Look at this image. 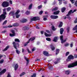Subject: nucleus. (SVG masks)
<instances>
[{"instance_id": "1", "label": "nucleus", "mask_w": 77, "mask_h": 77, "mask_svg": "<svg viewBox=\"0 0 77 77\" xmlns=\"http://www.w3.org/2000/svg\"><path fill=\"white\" fill-rule=\"evenodd\" d=\"M3 14H2L0 16V21H2V20H5V18H6L5 15L6 14V12H4Z\"/></svg>"}, {"instance_id": "2", "label": "nucleus", "mask_w": 77, "mask_h": 77, "mask_svg": "<svg viewBox=\"0 0 77 77\" xmlns=\"http://www.w3.org/2000/svg\"><path fill=\"white\" fill-rule=\"evenodd\" d=\"M77 66V61L75 63H72V64L69 65L68 66V68H72L74 67V66Z\"/></svg>"}, {"instance_id": "3", "label": "nucleus", "mask_w": 77, "mask_h": 77, "mask_svg": "<svg viewBox=\"0 0 77 77\" xmlns=\"http://www.w3.org/2000/svg\"><path fill=\"white\" fill-rule=\"evenodd\" d=\"M3 7H8L9 6V3L8 2H4L2 4Z\"/></svg>"}, {"instance_id": "4", "label": "nucleus", "mask_w": 77, "mask_h": 77, "mask_svg": "<svg viewBox=\"0 0 77 77\" xmlns=\"http://www.w3.org/2000/svg\"><path fill=\"white\" fill-rule=\"evenodd\" d=\"M13 45L14 48L15 49H16V50H17V47L18 46H19L20 45L19 43H17L15 42H14L13 43Z\"/></svg>"}, {"instance_id": "5", "label": "nucleus", "mask_w": 77, "mask_h": 77, "mask_svg": "<svg viewBox=\"0 0 77 77\" xmlns=\"http://www.w3.org/2000/svg\"><path fill=\"white\" fill-rule=\"evenodd\" d=\"M35 39V37H32L30 38L29 40V41L27 42L24 45V46H26L27 45V44H29L30 42V41H33Z\"/></svg>"}, {"instance_id": "6", "label": "nucleus", "mask_w": 77, "mask_h": 77, "mask_svg": "<svg viewBox=\"0 0 77 77\" xmlns=\"http://www.w3.org/2000/svg\"><path fill=\"white\" fill-rule=\"evenodd\" d=\"M20 12V11L19 10H18L16 12V13L15 15L16 16V17L17 18H18L20 16V15L18 14L19 13V12Z\"/></svg>"}, {"instance_id": "7", "label": "nucleus", "mask_w": 77, "mask_h": 77, "mask_svg": "<svg viewBox=\"0 0 77 77\" xmlns=\"http://www.w3.org/2000/svg\"><path fill=\"white\" fill-rule=\"evenodd\" d=\"M63 35H61L60 36V39L61 41V42L62 44H63V43H64L65 42H66V39H65L64 40H63Z\"/></svg>"}, {"instance_id": "8", "label": "nucleus", "mask_w": 77, "mask_h": 77, "mask_svg": "<svg viewBox=\"0 0 77 77\" xmlns=\"http://www.w3.org/2000/svg\"><path fill=\"white\" fill-rule=\"evenodd\" d=\"M75 11H76V10H74L73 11H72V10H71L68 12L67 15H70L71 13H72V14H73V13H74V12H75Z\"/></svg>"}, {"instance_id": "9", "label": "nucleus", "mask_w": 77, "mask_h": 77, "mask_svg": "<svg viewBox=\"0 0 77 77\" xmlns=\"http://www.w3.org/2000/svg\"><path fill=\"white\" fill-rule=\"evenodd\" d=\"M43 54L44 55L46 56H49V54H48V53L47 51H44L43 52Z\"/></svg>"}, {"instance_id": "10", "label": "nucleus", "mask_w": 77, "mask_h": 77, "mask_svg": "<svg viewBox=\"0 0 77 77\" xmlns=\"http://www.w3.org/2000/svg\"><path fill=\"white\" fill-rule=\"evenodd\" d=\"M51 18L52 19H57L58 18V16L55 15H51Z\"/></svg>"}, {"instance_id": "11", "label": "nucleus", "mask_w": 77, "mask_h": 77, "mask_svg": "<svg viewBox=\"0 0 77 77\" xmlns=\"http://www.w3.org/2000/svg\"><path fill=\"white\" fill-rule=\"evenodd\" d=\"M6 71V69H4L2 71L0 72V75H2V74H4Z\"/></svg>"}, {"instance_id": "12", "label": "nucleus", "mask_w": 77, "mask_h": 77, "mask_svg": "<svg viewBox=\"0 0 77 77\" xmlns=\"http://www.w3.org/2000/svg\"><path fill=\"white\" fill-rule=\"evenodd\" d=\"M18 64H16V65H15L14 66V70L15 71H17V70L18 69Z\"/></svg>"}, {"instance_id": "13", "label": "nucleus", "mask_w": 77, "mask_h": 77, "mask_svg": "<svg viewBox=\"0 0 77 77\" xmlns=\"http://www.w3.org/2000/svg\"><path fill=\"white\" fill-rule=\"evenodd\" d=\"M63 31H64V29H63V28H61L60 29V32L61 35H62V33H63Z\"/></svg>"}, {"instance_id": "14", "label": "nucleus", "mask_w": 77, "mask_h": 77, "mask_svg": "<svg viewBox=\"0 0 77 77\" xmlns=\"http://www.w3.org/2000/svg\"><path fill=\"white\" fill-rule=\"evenodd\" d=\"M59 12H60L59 11H56L54 12V15H57V14H59Z\"/></svg>"}, {"instance_id": "15", "label": "nucleus", "mask_w": 77, "mask_h": 77, "mask_svg": "<svg viewBox=\"0 0 77 77\" xmlns=\"http://www.w3.org/2000/svg\"><path fill=\"white\" fill-rule=\"evenodd\" d=\"M68 58L70 59H74V56L72 55H70L68 57Z\"/></svg>"}, {"instance_id": "16", "label": "nucleus", "mask_w": 77, "mask_h": 77, "mask_svg": "<svg viewBox=\"0 0 77 77\" xmlns=\"http://www.w3.org/2000/svg\"><path fill=\"white\" fill-rule=\"evenodd\" d=\"M51 46L52 50V51H54V50L55 49V47H53V45L52 44L51 45Z\"/></svg>"}, {"instance_id": "17", "label": "nucleus", "mask_w": 77, "mask_h": 77, "mask_svg": "<svg viewBox=\"0 0 77 77\" xmlns=\"http://www.w3.org/2000/svg\"><path fill=\"white\" fill-rule=\"evenodd\" d=\"M45 35L46 36H47V37L51 36V34H47L46 32L45 33Z\"/></svg>"}, {"instance_id": "18", "label": "nucleus", "mask_w": 77, "mask_h": 77, "mask_svg": "<svg viewBox=\"0 0 77 77\" xmlns=\"http://www.w3.org/2000/svg\"><path fill=\"white\" fill-rule=\"evenodd\" d=\"M9 48V46H8L5 48L4 49H3V51H6V50H7Z\"/></svg>"}, {"instance_id": "19", "label": "nucleus", "mask_w": 77, "mask_h": 77, "mask_svg": "<svg viewBox=\"0 0 77 77\" xmlns=\"http://www.w3.org/2000/svg\"><path fill=\"white\" fill-rule=\"evenodd\" d=\"M57 37H55L53 41H54V42H57Z\"/></svg>"}, {"instance_id": "20", "label": "nucleus", "mask_w": 77, "mask_h": 77, "mask_svg": "<svg viewBox=\"0 0 77 77\" xmlns=\"http://www.w3.org/2000/svg\"><path fill=\"white\" fill-rule=\"evenodd\" d=\"M58 9V7H56L55 8H54L52 10V11H57V10Z\"/></svg>"}, {"instance_id": "21", "label": "nucleus", "mask_w": 77, "mask_h": 77, "mask_svg": "<svg viewBox=\"0 0 77 77\" xmlns=\"http://www.w3.org/2000/svg\"><path fill=\"white\" fill-rule=\"evenodd\" d=\"M27 21V20L26 19H24L23 20H21V23H26Z\"/></svg>"}, {"instance_id": "22", "label": "nucleus", "mask_w": 77, "mask_h": 77, "mask_svg": "<svg viewBox=\"0 0 77 77\" xmlns=\"http://www.w3.org/2000/svg\"><path fill=\"white\" fill-rule=\"evenodd\" d=\"M10 36L11 37H13V36H15V33H10L9 34Z\"/></svg>"}, {"instance_id": "23", "label": "nucleus", "mask_w": 77, "mask_h": 77, "mask_svg": "<svg viewBox=\"0 0 77 77\" xmlns=\"http://www.w3.org/2000/svg\"><path fill=\"white\" fill-rule=\"evenodd\" d=\"M32 21H36V17H34L31 19Z\"/></svg>"}, {"instance_id": "24", "label": "nucleus", "mask_w": 77, "mask_h": 77, "mask_svg": "<svg viewBox=\"0 0 77 77\" xmlns=\"http://www.w3.org/2000/svg\"><path fill=\"white\" fill-rule=\"evenodd\" d=\"M59 51H60V50L59 49H57L56 51V55H57V54H59Z\"/></svg>"}, {"instance_id": "25", "label": "nucleus", "mask_w": 77, "mask_h": 77, "mask_svg": "<svg viewBox=\"0 0 77 77\" xmlns=\"http://www.w3.org/2000/svg\"><path fill=\"white\" fill-rule=\"evenodd\" d=\"M66 9V8H65V7H63V8H62L61 9V11L62 12H64V11H65Z\"/></svg>"}, {"instance_id": "26", "label": "nucleus", "mask_w": 77, "mask_h": 77, "mask_svg": "<svg viewBox=\"0 0 77 77\" xmlns=\"http://www.w3.org/2000/svg\"><path fill=\"white\" fill-rule=\"evenodd\" d=\"M52 29L53 30H56V28L54 27V26L52 25Z\"/></svg>"}, {"instance_id": "27", "label": "nucleus", "mask_w": 77, "mask_h": 77, "mask_svg": "<svg viewBox=\"0 0 77 77\" xmlns=\"http://www.w3.org/2000/svg\"><path fill=\"white\" fill-rule=\"evenodd\" d=\"M9 15H15V13H14V12H11L10 13Z\"/></svg>"}, {"instance_id": "28", "label": "nucleus", "mask_w": 77, "mask_h": 77, "mask_svg": "<svg viewBox=\"0 0 77 77\" xmlns=\"http://www.w3.org/2000/svg\"><path fill=\"white\" fill-rule=\"evenodd\" d=\"M65 73L66 74H67L68 75V74H69V70H67L65 71Z\"/></svg>"}, {"instance_id": "29", "label": "nucleus", "mask_w": 77, "mask_h": 77, "mask_svg": "<svg viewBox=\"0 0 77 77\" xmlns=\"http://www.w3.org/2000/svg\"><path fill=\"white\" fill-rule=\"evenodd\" d=\"M32 4H31L29 5V7L28 8V9L29 10H30V9H32Z\"/></svg>"}, {"instance_id": "30", "label": "nucleus", "mask_w": 77, "mask_h": 77, "mask_svg": "<svg viewBox=\"0 0 77 77\" xmlns=\"http://www.w3.org/2000/svg\"><path fill=\"white\" fill-rule=\"evenodd\" d=\"M15 42H20V40L18 38H15Z\"/></svg>"}, {"instance_id": "31", "label": "nucleus", "mask_w": 77, "mask_h": 77, "mask_svg": "<svg viewBox=\"0 0 77 77\" xmlns=\"http://www.w3.org/2000/svg\"><path fill=\"white\" fill-rule=\"evenodd\" d=\"M18 25H19L18 23H14L13 24V26H18Z\"/></svg>"}, {"instance_id": "32", "label": "nucleus", "mask_w": 77, "mask_h": 77, "mask_svg": "<svg viewBox=\"0 0 77 77\" xmlns=\"http://www.w3.org/2000/svg\"><path fill=\"white\" fill-rule=\"evenodd\" d=\"M24 57L25 59V60H26V61L27 62V63H29V60L27 59V57Z\"/></svg>"}, {"instance_id": "33", "label": "nucleus", "mask_w": 77, "mask_h": 77, "mask_svg": "<svg viewBox=\"0 0 77 77\" xmlns=\"http://www.w3.org/2000/svg\"><path fill=\"white\" fill-rule=\"evenodd\" d=\"M63 24V23L62 22H60V25H59L58 27H61L62 26V25Z\"/></svg>"}, {"instance_id": "34", "label": "nucleus", "mask_w": 77, "mask_h": 77, "mask_svg": "<svg viewBox=\"0 0 77 77\" xmlns=\"http://www.w3.org/2000/svg\"><path fill=\"white\" fill-rule=\"evenodd\" d=\"M16 51L17 53V54H20V51H19L18 50H17V49L16 50Z\"/></svg>"}, {"instance_id": "35", "label": "nucleus", "mask_w": 77, "mask_h": 77, "mask_svg": "<svg viewBox=\"0 0 77 77\" xmlns=\"http://www.w3.org/2000/svg\"><path fill=\"white\" fill-rule=\"evenodd\" d=\"M7 22H8V21L7 20H6L4 21L2 25H5L7 23Z\"/></svg>"}, {"instance_id": "36", "label": "nucleus", "mask_w": 77, "mask_h": 77, "mask_svg": "<svg viewBox=\"0 0 77 77\" xmlns=\"http://www.w3.org/2000/svg\"><path fill=\"white\" fill-rule=\"evenodd\" d=\"M26 74V73L25 72H23L20 75V77H22L23 75H24L25 74Z\"/></svg>"}, {"instance_id": "37", "label": "nucleus", "mask_w": 77, "mask_h": 77, "mask_svg": "<svg viewBox=\"0 0 77 77\" xmlns=\"http://www.w3.org/2000/svg\"><path fill=\"white\" fill-rule=\"evenodd\" d=\"M3 62H4V60L2 59L0 60V64H2L3 63Z\"/></svg>"}, {"instance_id": "38", "label": "nucleus", "mask_w": 77, "mask_h": 77, "mask_svg": "<svg viewBox=\"0 0 77 77\" xmlns=\"http://www.w3.org/2000/svg\"><path fill=\"white\" fill-rule=\"evenodd\" d=\"M73 30H77V25H76L74 28L73 29Z\"/></svg>"}, {"instance_id": "39", "label": "nucleus", "mask_w": 77, "mask_h": 77, "mask_svg": "<svg viewBox=\"0 0 77 77\" xmlns=\"http://www.w3.org/2000/svg\"><path fill=\"white\" fill-rule=\"evenodd\" d=\"M46 40L48 41H51V39L50 38H46Z\"/></svg>"}, {"instance_id": "40", "label": "nucleus", "mask_w": 77, "mask_h": 77, "mask_svg": "<svg viewBox=\"0 0 77 77\" xmlns=\"http://www.w3.org/2000/svg\"><path fill=\"white\" fill-rule=\"evenodd\" d=\"M66 16H67V18L69 20H70L71 19V17H69V15H68V14H67Z\"/></svg>"}, {"instance_id": "41", "label": "nucleus", "mask_w": 77, "mask_h": 77, "mask_svg": "<svg viewBox=\"0 0 77 77\" xmlns=\"http://www.w3.org/2000/svg\"><path fill=\"white\" fill-rule=\"evenodd\" d=\"M24 28L25 30H29V27H28L27 26H25Z\"/></svg>"}, {"instance_id": "42", "label": "nucleus", "mask_w": 77, "mask_h": 77, "mask_svg": "<svg viewBox=\"0 0 77 77\" xmlns=\"http://www.w3.org/2000/svg\"><path fill=\"white\" fill-rule=\"evenodd\" d=\"M67 33H69V27H68L67 29Z\"/></svg>"}, {"instance_id": "43", "label": "nucleus", "mask_w": 77, "mask_h": 77, "mask_svg": "<svg viewBox=\"0 0 77 77\" xmlns=\"http://www.w3.org/2000/svg\"><path fill=\"white\" fill-rule=\"evenodd\" d=\"M69 54V52H66V56H67L68 55V54Z\"/></svg>"}, {"instance_id": "44", "label": "nucleus", "mask_w": 77, "mask_h": 77, "mask_svg": "<svg viewBox=\"0 0 77 77\" xmlns=\"http://www.w3.org/2000/svg\"><path fill=\"white\" fill-rule=\"evenodd\" d=\"M42 13H43V12L42 11H41L39 12V14L40 15H42Z\"/></svg>"}, {"instance_id": "45", "label": "nucleus", "mask_w": 77, "mask_h": 77, "mask_svg": "<svg viewBox=\"0 0 77 77\" xmlns=\"http://www.w3.org/2000/svg\"><path fill=\"white\" fill-rule=\"evenodd\" d=\"M11 8L9 7L7 8L8 11H11Z\"/></svg>"}, {"instance_id": "46", "label": "nucleus", "mask_w": 77, "mask_h": 77, "mask_svg": "<svg viewBox=\"0 0 77 77\" xmlns=\"http://www.w3.org/2000/svg\"><path fill=\"white\" fill-rule=\"evenodd\" d=\"M26 14H27V15H29V14H30V12L29 11H27L26 12Z\"/></svg>"}, {"instance_id": "47", "label": "nucleus", "mask_w": 77, "mask_h": 77, "mask_svg": "<svg viewBox=\"0 0 77 77\" xmlns=\"http://www.w3.org/2000/svg\"><path fill=\"white\" fill-rule=\"evenodd\" d=\"M7 77H11V76L10 75V73H8V75Z\"/></svg>"}, {"instance_id": "48", "label": "nucleus", "mask_w": 77, "mask_h": 77, "mask_svg": "<svg viewBox=\"0 0 77 77\" xmlns=\"http://www.w3.org/2000/svg\"><path fill=\"white\" fill-rule=\"evenodd\" d=\"M32 77H36V74H33V75L31 76Z\"/></svg>"}, {"instance_id": "49", "label": "nucleus", "mask_w": 77, "mask_h": 77, "mask_svg": "<svg viewBox=\"0 0 77 77\" xmlns=\"http://www.w3.org/2000/svg\"><path fill=\"white\" fill-rule=\"evenodd\" d=\"M70 59H69V58H68V59L66 60V61L67 62H69V61H71V60H70Z\"/></svg>"}, {"instance_id": "50", "label": "nucleus", "mask_w": 77, "mask_h": 77, "mask_svg": "<svg viewBox=\"0 0 77 77\" xmlns=\"http://www.w3.org/2000/svg\"><path fill=\"white\" fill-rule=\"evenodd\" d=\"M74 23H77V18L75 19V21H74Z\"/></svg>"}, {"instance_id": "51", "label": "nucleus", "mask_w": 77, "mask_h": 77, "mask_svg": "<svg viewBox=\"0 0 77 77\" xmlns=\"http://www.w3.org/2000/svg\"><path fill=\"white\" fill-rule=\"evenodd\" d=\"M65 45L66 47H67L68 46V45H69V44L66 43Z\"/></svg>"}, {"instance_id": "52", "label": "nucleus", "mask_w": 77, "mask_h": 77, "mask_svg": "<svg viewBox=\"0 0 77 77\" xmlns=\"http://www.w3.org/2000/svg\"><path fill=\"white\" fill-rule=\"evenodd\" d=\"M11 32H12V33H15V31L14 30H11Z\"/></svg>"}, {"instance_id": "53", "label": "nucleus", "mask_w": 77, "mask_h": 77, "mask_svg": "<svg viewBox=\"0 0 77 77\" xmlns=\"http://www.w3.org/2000/svg\"><path fill=\"white\" fill-rule=\"evenodd\" d=\"M48 68L50 70H51L52 69V67L49 66L48 67Z\"/></svg>"}, {"instance_id": "54", "label": "nucleus", "mask_w": 77, "mask_h": 77, "mask_svg": "<svg viewBox=\"0 0 77 77\" xmlns=\"http://www.w3.org/2000/svg\"><path fill=\"white\" fill-rule=\"evenodd\" d=\"M71 2H72V4H73L74 3V2H73L74 1V0H70Z\"/></svg>"}, {"instance_id": "55", "label": "nucleus", "mask_w": 77, "mask_h": 77, "mask_svg": "<svg viewBox=\"0 0 77 77\" xmlns=\"http://www.w3.org/2000/svg\"><path fill=\"white\" fill-rule=\"evenodd\" d=\"M75 6H76L77 7V1L75 2Z\"/></svg>"}, {"instance_id": "56", "label": "nucleus", "mask_w": 77, "mask_h": 77, "mask_svg": "<svg viewBox=\"0 0 77 77\" xmlns=\"http://www.w3.org/2000/svg\"><path fill=\"white\" fill-rule=\"evenodd\" d=\"M42 8V6L40 5L38 7V9H40V8Z\"/></svg>"}, {"instance_id": "57", "label": "nucleus", "mask_w": 77, "mask_h": 77, "mask_svg": "<svg viewBox=\"0 0 77 77\" xmlns=\"http://www.w3.org/2000/svg\"><path fill=\"white\" fill-rule=\"evenodd\" d=\"M40 61V59H36L35 60V61Z\"/></svg>"}, {"instance_id": "58", "label": "nucleus", "mask_w": 77, "mask_h": 77, "mask_svg": "<svg viewBox=\"0 0 77 77\" xmlns=\"http://www.w3.org/2000/svg\"><path fill=\"white\" fill-rule=\"evenodd\" d=\"M35 50V48H34L32 49V51H34Z\"/></svg>"}, {"instance_id": "59", "label": "nucleus", "mask_w": 77, "mask_h": 77, "mask_svg": "<svg viewBox=\"0 0 77 77\" xmlns=\"http://www.w3.org/2000/svg\"><path fill=\"white\" fill-rule=\"evenodd\" d=\"M46 31L48 33H50V31H49V30H46Z\"/></svg>"}, {"instance_id": "60", "label": "nucleus", "mask_w": 77, "mask_h": 77, "mask_svg": "<svg viewBox=\"0 0 77 77\" xmlns=\"http://www.w3.org/2000/svg\"><path fill=\"white\" fill-rule=\"evenodd\" d=\"M22 53H24V49L23 48H22Z\"/></svg>"}, {"instance_id": "61", "label": "nucleus", "mask_w": 77, "mask_h": 77, "mask_svg": "<svg viewBox=\"0 0 77 77\" xmlns=\"http://www.w3.org/2000/svg\"><path fill=\"white\" fill-rule=\"evenodd\" d=\"M27 51H28V53H31V52H30V50H29V49H27Z\"/></svg>"}, {"instance_id": "62", "label": "nucleus", "mask_w": 77, "mask_h": 77, "mask_svg": "<svg viewBox=\"0 0 77 77\" xmlns=\"http://www.w3.org/2000/svg\"><path fill=\"white\" fill-rule=\"evenodd\" d=\"M5 32H6V30H4V31L2 32V33H5Z\"/></svg>"}, {"instance_id": "63", "label": "nucleus", "mask_w": 77, "mask_h": 77, "mask_svg": "<svg viewBox=\"0 0 77 77\" xmlns=\"http://www.w3.org/2000/svg\"><path fill=\"white\" fill-rule=\"evenodd\" d=\"M36 29H39V27L38 26H36Z\"/></svg>"}, {"instance_id": "64", "label": "nucleus", "mask_w": 77, "mask_h": 77, "mask_svg": "<svg viewBox=\"0 0 77 77\" xmlns=\"http://www.w3.org/2000/svg\"><path fill=\"white\" fill-rule=\"evenodd\" d=\"M74 57L75 58H77V55H74Z\"/></svg>"}]
</instances>
